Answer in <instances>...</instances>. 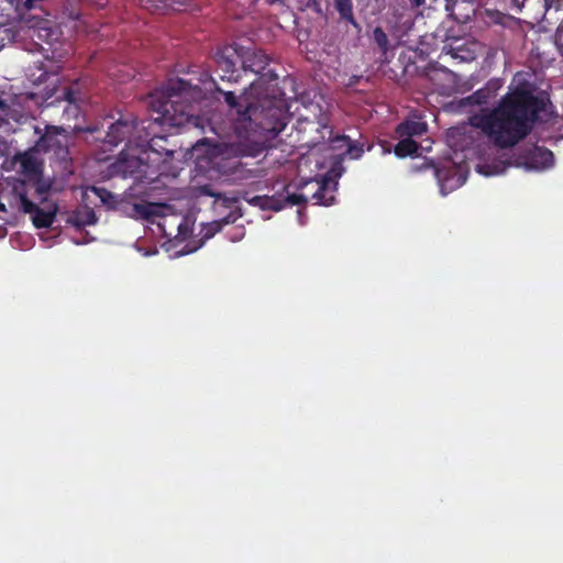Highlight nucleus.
<instances>
[{
	"instance_id": "39",
	"label": "nucleus",
	"mask_w": 563,
	"mask_h": 563,
	"mask_svg": "<svg viewBox=\"0 0 563 563\" xmlns=\"http://www.w3.org/2000/svg\"><path fill=\"white\" fill-rule=\"evenodd\" d=\"M311 3L317 4V0H308L307 4L310 5Z\"/></svg>"
},
{
	"instance_id": "40",
	"label": "nucleus",
	"mask_w": 563,
	"mask_h": 563,
	"mask_svg": "<svg viewBox=\"0 0 563 563\" xmlns=\"http://www.w3.org/2000/svg\"><path fill=\"white\" fill-rule=\"evenodd\" d=\"M559 31L563 32V21L561 22V24L559 26Z\"/></svg>"
},
{
	"instance_id": "5",
	"label": "nucleus",
	"mask_w": 563,
	"mask_h": 563,
	"mask_svg": "<svg viewBox=\"0 0 563 563\" xmlns=\"http://www.w3.org/2000/svg\"><path fill=\"white\" fill-rule=\"evenodd\" d=\"M269 62V56L262 49H256L245 55L243 69L258 75V78L251 82V90L258 91L264 85H271L277 81L278 75L274 70L267 69Z\"/></svg>"
},
{
	"instance_id": "29",
	"label": "nucleus",
	"mask_w": 563,
	"mask_h": 563,
	"mask_svg": "<svg viewBox=\"0 0 563 563\" xmlns=\"http://www.w3.org/2000/svg\"><path fill=\"white\" fill-rule=\"evenodd\" d=\"M139 4L151 11L165 13L172 7L173 0H137Z\"/></svg>"
},
{
	"instance_id": "36",
	"label": "nucleus",
	"mask_w": 563,
	"mask_h": 563,
	"mask_svg": "<svg viewBox=\"0 0 563 563\" xmlns=\"http://www.w3.org/2000/svg\"><path fill=\"white\" fill-rule=\"evenodd\" d=\"M342 166L339 164V169H336L335 167H332L330 173L331 174H334L335 177H340L341 174H342Z\"/></svg>"
},
{
	"instance_id": "3",
	"label": "nucleus",
	"mask_w": 563,
	"mask_h": 563,
	"mask_svg": "<svg viewBox=\"0 0 563 563\" xmlns=\"http://www.w3.org/2000/svg\"><path fill=\"white\" fill-rule=\"evenodd\" d=\"M202 90L181 78L168 79L162 90L151 95V108L158 115L154 122L170 128H200L201 118L194 114V102L201 98Z\"/></svg>"
},
{
	"instance_id": "22",
	"label": "nucleus",
	"mask_w": 563,
	"mask_h": 563,
	"mask_svg": "<svg viewBox=\"0 0 563 563\" xmlns=\"http://www.w3.org/2000/svg\"><path fill=\"white\" fill-rule=\"evenodd\" d=\"M371 38L373 42L377 45L379 52H380V58L383 62H388V51H389V38L387 33L384 31L382 26L374 27L372 32Z\"/></svg>"
},
{
	"instance_id": "6",
	"label": "nucleus",
	"mask_w": 563,
	"mask_h": 563,
	"mask_svg": "<svg viewBox=\"0 0 563 563\" xmlns=\"http://www.w3.org/2000/svg\"><path fill=\"white\" fill-rule=\"evenodd\" d=\"M423 77L431 84V89L442 96H451L457 90L459 77L439 62H430L423 69Z\"/></svg>"
},
{
	"instance_id": "34",
	"label": "nucleus",
	"mask_w": 563,
	"mask_h": 563,
	"mask_svg": "<svg viewBox=\"0 0 563 563\" xmlns=\"http://www.w3.org/2000/svg\"><path fill=\"white\" fill-rule=\"evenodd\" d=\"M222 229V221H213L210 224V233L208 232L207 236H212L216 232H219Z\"/></svg>"
},
{
	"instance_id": "24",
	"label": "nucleus",
	"mask_w": 563,
	"mask_h": 563,
	"mask_svg": "<svg viewBox=\"0 0 563 563\" xmlns=\"http://www.w3.org/2000/svg\"><path fill=\"white\" fill-rule=\"evenodd\" d=\"M333 2L341 20L351 23L354 27L360 26L353 13L352 0H333Z\"/></svg>"
},
{
	"instance_id": "4",
	"label": "nucleus",
	"mask_w": 563,
	"mask_h": 563,
	"mask_svg": "<svg viewBox=\"0 0 563 563\" xmlns=\"http://www.w3.org/2000/svg\"><path fill=\"white\" fill-rule=\"evenodd\" d=\"M151 125L152 122L147 120L139 121L133 115L120 118L114 123L110 124L102 140L103 152L111 151L124 141L136 146L147 141Z\"/></svg>"
},
{
	"instance_id": "7",
	"label": "nucleus",
	"mask_w": 563,
	"mask_h": 563,
	"mask_svg": "<svg viewBox=\"0 0 563 563\" xmlns=\"http://www.w3.org/2000/svg\"><path fill=\"white\" fill-rule=\"evenodd\" d=\"M316 121H311L317 124V131L321 132V130H328V141L332 143L333 147L340 148L342 146H346L345 154L350 156L352 159H358L364 154V144L357 141L351 140L347 135H336L333 136V131L329 125V117L325 112L320 110L319 114H314Z\"/></svg>"
},
{
	"instance_id": "38",
	"label": "nucleus",
	"mask_w": 563,
	"mask_h": 563,
	"mask_svg": "<svg viewBox=\"0 0 563 563\" xmlns=\"http://www.w3.org/2000/svg\"><path fill=\"white\" fill-rule=\"evenodd\" d=\"M411 2L412 5L415 7H420L421 4L424 3V0H409Z\"/></svg>"
},
{
	"instance_id": "1",
	"label": "nucleus",
	"mask_w": 563,
	"mask_h": 563,
	"mask_svg": "<svg viewBox=\"0 0 563 563\" xmlns=\"http://www.w3.org/2000/svg\"><path fill=\"white\" fill-rule=\"evenodd\" d=\"M217 90L223 95L230 107L228 129L220 137H235L238 153L241 156L257 157L269 146V143L286 128L288 107L286 100L276 96H263L244 108L238 102L232 91Z\"/></svg>"
},
{
	"instance_id": "25",
	"label": "nucleus",
	"mask_w": 563,
	"mask_h": 563,
	"mask_svg": "<svg viewBox=\"0 0 563 563\" xmlns=\"http://www.w3.org/2000/svg\"><path fill=\"white\" fill-rule=\"evenodd\" d=\"M400 139L401 140L396 144L394 148V153L397 157L404 158L418 152L419 145L415 140L409 137Z\"/></svg>"
},
{
	"instance_id": "14",
	"label": "nucleus",
	"mask_w": 563,
	"mask_h": 563,
	"mask_svg": "<svg viewBox=\"0 0 563 563\" xmlns=\"http://www.w3.org/2000/svg\"><path fill=\"white\" fill-rule=\"evenodd\" d=\"M44 0H10L14 7L18 18L21 22H29L34 20L36 14H32L33 10H40L41 14L44 13L42 3Z\"/></svg>"
},
{
	"instance_id": "18",
	"label": "nucleus",
	"mask_w": 563,
	"mask_h": 563,
	"mask_svg": "<svg viewBox=\"0 0 563 563\" xmlns=\"http://www.w3.org/2000/svg\"><path fill=\"white\" fill-rule=\"evenodd\" d=\"M426 131V124L418 122L406 120L399 123L395 130L398 137H409L412 139L415 135H421Z\"/></svg>"
},
{
	"instance_id": "12",
	"label": "nucleus",
	"mask_w": 563,
	"mask_h": 563,
	"mask_svg": "<svg viewBox=\"0 0 563 563\" xmlns=\"http://www.w3.org/2000/svg\"><path fill=\"white\" fill-rule=\"evenodd\" d=\"M58 93L53 101H48L49 97L45 100L47 102V107L53 106L55 102H66L65 112L71 111L74 115H77L78 112V102L82 100L84 96L79 88V82L74 81L69 86H65L58 90Z\"/></svg>"
},
{
	"instance_id": "2",
	"label": "nucleus",
	"mask_w": 563,
	"mask_h": 563,
	"mask_svg": "<svg viewBox=\"0 0 563 563\" xmlns=\"http://www.w3.org/2000/svg\"><path fill=\"white\" fill-rule=\"evenodd\" d=\"M547 99L517 87L506 93L488 113L473 123L499 148H509L526 139L545 110Z\"/></svg>"
},
{
	"instance_id": "30",
	"label": "nucleus",
	"mask_w": 563,
	"mask_h": 563,
	"mask_svg": "<svg viewBox=\"0 0 563 563\" xmlns=\"http://www.w3.org/2000/svg\"><path fill=\"white\" fill-rule=\"evenodd\" d=\"M27 184V188H34L35 194L45 200L44 196L51 190V184L42 179V175L32 179L24 180Z\"/></svg>"
},
{
	"instance_id": "28",
	"label": "nucleus",
	"mask_w": 563,
	"mask_h": 563,
	"mask_svg": "<svg viewBox=\"0 0 563 563\" xmlns=\"http://www.w3.org/2000/svg\"><path fill=\"white\" fill-rule=\"evenodd\" d=\"M22 172L32 179L34 177L41 176L42 170L37 161L32 156H24L21 161Z\"/></svg>"
},
{
	"instance_id": "35",
	"label": "nucleus",
	"mask_w": 563,
	"mask_h": 563,
	"mask_svg": "<svg viewBox=\"0 0 563 563\" xmlns=\"http://www.w3.org/2000/svg\"><path fill=\"white\" fill-rule=\"evenodd\" d=\"M89 1L95 3L100 9H103L108 3V0H89Z\"/></svg>"
},
{
	"instance_id": "33",
	"label": "nucleus",
	"mask_w": 563,
	"mask_h": 563,
	"mask_svg": "<svg viewBox=\"0 0 563 563\" xmlns=\"http://www.w3.org/2000/svg\"><path fill=\"white\" fill-rule=\"evenodd\" d=\"M9 112H10L9 104L0 98V124L2 122L7 121V117L9 115Z\"/></svg>"
},
{
	"instance_id": "9",
	"label": "nucleus",
	"mask_w": 563,
	"mask_h": 563,
	"mask_svg": "<svg viewBox=\"0 0 563 563\" xmlns=\"http://www.w3.org/2000/svg\"><path fill=\"white\" fill-rule=\"evenodd\" d=\"M515 162L517 166L526 169L543 170L554 165V155L544 146L532 145L521 151Z\"/></svg>"
},
{
	"instance_id": "11",
	"label": "nucleus",
	"mask_w": 563,
	"mask_h": 563,
	"mask_svg": "<svg viewBox=\"0 0 563 563\" xmlns=\"http://www.w3.org/2000/svg\"><path fill=\"white\" fill-rule=\"evenodd\" d=\"M252 202L260 206L262 209L280 211L286 206H300L307 202V198L301 194H288L286 197L276 196H256Z\"/></svg>"
},
{
	"instance_id": "23",
	"label": "nucleus",
	"mask_w": 563,
	"mask_h": 563,
	"mask_svg": "<svg viewBox=\"0 0 563 563\" xmlns=\"http://www.w3.org/2000/svg\"><path fill=\"white\" fill-rule=\"evenodd\" d=\"M141 166H142V162L140 158L131 157L128 159H120L115 165V169L118 173H121L124 177H126V176L136 177L135 175L137 173L143 172L141 169Z\"/></svg>"
},
{
	"instance_id": "8",
	"label": "nucleus",
	"mask_w": 563,
	"mask_h": 563,
	"mask_svg": "<svg viewBox=\"0 0 563 563\" xmlns=\"http://www.w3.org/2000/svg\"><path fill=\"white\" fill-rule=\"evenodd\" d=\"M23 23L27 27L34 30L33 36H36L40 41L49 46L47 51H52V58H57L60 60L67 54V51L58 52V49L55 47V44L59 41L60 32L57 29L51 26V21L44 19L43 13L36 14L34 20Z\"/></svg>"
},
{
	"instance_id": "20",
	"label": "nucleus",
	"mask_w": 563,
	"mask_h": 563,
	"mask_svg": "<svg viewBox=\"0 0 563 563\" xmlns=\"http://www.w3.org/2000/svg\"><path fill=\"white\" fill-rule=\"evenodd\" d=\"M162 142H166V139L164 136H157L150 132L147 141H144V142L137 144V146L148 148L152 152L159 154V155L165 154L166 157H173L175 151L165 148L161 144Z\"/></svg>"
},
{
	"instance_id": "21",
	"label": "nucleus",
	"mask_w": 563,
	"mask_h": 563,
	"mask_svg": "<svg viewBox=\"0 0 563 563\" xmlns=\"http://www.w3.org/2000/svg\"><path fill=\"white\" fill-rule=\"evenodd\" d=\"M330 181L331 179L329 177H323L321 181L318 183V189L312 195L317 205L331 206L334 202V196L329 192Z\"/></svg>"
},
{
	"instance_id": "16",
	"label": "nucleus",
	"mask_w": 563,
	"mask_h": 563,
	"mask_svg": "<svg viewBox=\"0 0 563 563\" xmlns=\"http://www.w3.org/2000/svg\"><path fill=\"white\" fill-rule=\"evenodd\" d=\"M91 191L100 199L102 206L110 210H122L124 207V199L115 195L104 187L92 186Z\"/></svg>"
},
{
	"instance_id": "17",
	"label": "nucleus",
	"mask_w": 563,
	"mask_h": 563,
	"mask_svg": "<svg viewBox=\"0 0 563 563\" xmlns=\"http://www.w3.org/2000/svg\"><path fill=\"white\" fill-rule=\"evenodd\" d=\"M68 222L80 229L86 225H91L97 222V217L95 211L89 207H82L80 209L75 210L68 218Z\"/></svg>"
},
{
	"instance_id": "32",
	"label": "nucleus",
	"mask_w": 563,
	"mask_h": 563,
	"mask_svg": "<svg viewBox=\"0 0 563 563\" xmlns=\"http://www.w3.org/2000/svg\"><path fill=\"white\" fill-rule=\"evenodd\" d=\"M218 63L220 66H223V69L227 73H231V75L228 78H229V80H232L233 73H234V63L224 56H220Z\"/></svg>"
},
{
	"instance_id": "37",
	"label": "nucleus",
	"mask_w": 563,
	"mask_h": 563,
	"mask_svg": "<svg viewBox=\"0 0 563 563\" xmlns=\"http://www.w3.org/2000/svg\"><path fill=\"white\" fill-rule=\"evenodd\" d=\"M8 212V207L5 203H3L1 200H0V213H7Z\"/></svg>"
},
{
	"instance_id": "19",
	"label": "nucleus",
	"mask_w": 563,
	"mask_h": 563,
	"mask_svg": "<svg viewBox=\"0 0 563 563\" xmlns=\"http://www.w3.org/2000/svg\"><path fill=\"white\" fill-rule=\"evenodd\" d=\"M131 208L132 217L147 221H153L154 218L158 216L159 209L157 205L151 202L133 203Z\"/></svg>"
},
{
	"instance_id": "26",
	"label": "nucleus",
	"mask_w": 563,
	"mask_h": 563,
	"mask_svg": "<svg viewBox=\"0 0 563 563\" xmlns=\"http://www.w3.org/2000/svg\"><path fill=\"white\" fill-rule=\"evenodd\" d=\"M197 194L198 196L213 197L216 198V202L222 201V206L225 208H231L235 202V199L224 197L221 192L214 191L211 185L199 186Z\"/></svg>"
},
{
	"instance_id": "10",
	"label": "nucleus",
	"mask_w": 563,
	"mask_h": 563,
	"mask_svg": "<svg viewBox=\"0 0 563 563\" xmlns=\"http://www.w3.org/2000/svg\"><path fill=\"white\" fill-rule=\"evenodd\" d=\"M22 190V186L18 188L19 201L22 205V213L31 214L32 223L37 229L49 228L56 217L57 206L54 205L52 208L44 210L36 203L30 200Z\"/></svg>"
},
{
	"instance_id": "27",
	"label": "nucleus",
	"mask_w": 563,
	"mask_h": 563,
	"mask_svg": "<svg viewBox=\"0 0 563 563\" xmlns=\"http://www.w3.org/2000/svg\"><path fill=\"white\" fill-rule=\"evenodd\" d=\"M22 186V190L21 191H24L25 192V196L29 197V189H27V184L25 181H16L13 187H12V190L8 197V205H9V209L11 211H19V212H22V205L20 203L19 201V194H18V188Z\"/></svg>"
},
{
	"instance_id": "13",
	"label": "nucleus",
	"mask_w": 563,
	"mask_h": 563,
	"mask_svg": "<svg viewBox=\"0 0 563 563\" xmlns=\"http://www.w3.org/2000/svg\"><path fill=\"white\" fill-rule=\"evenodd\" d=\"M38 147L44 152H53L60 158H64L68 154L66 136L57 132H46L40 139Z\"/></svg>"
},
{
	"instance_id": "15",
	"label": "nucleus",
	"mask_w": 563,
	"mask_h": 563,
	"mask_svg": "<svg viewBox=\"0 0 563 563\" xmlns=\"http://www.w3.org/2000/svg\"><path fill=\"white\" fill-rule=\"evenodd\" d=\"M450 56L453 60H457V63L463 62H472L476 58V54L473 49L465 47V45H444L443 49L439 56L440 59Z\"/></svg>"
},
{
	"instance_id": "31",
	"label": "nucleus",
	"mask_w": 563,
	"mask_h": 563,
	"mask_svg": "<svg viewBox=\"0 0 563 563\" xmlns=\"http://www.w3.org/2000/svg\"><path fill=\"white\" fill-rule=\"evenodd\" d=\"M37 69L41 71V74L38 76H35L34 73H31L29 76L35 84H42L47 80L51 70H48V68L44 65V63H40V66L37 67ZM55 73H56L55 70L52 71V74H55Z\"/></svg>"
}]
</instances>
